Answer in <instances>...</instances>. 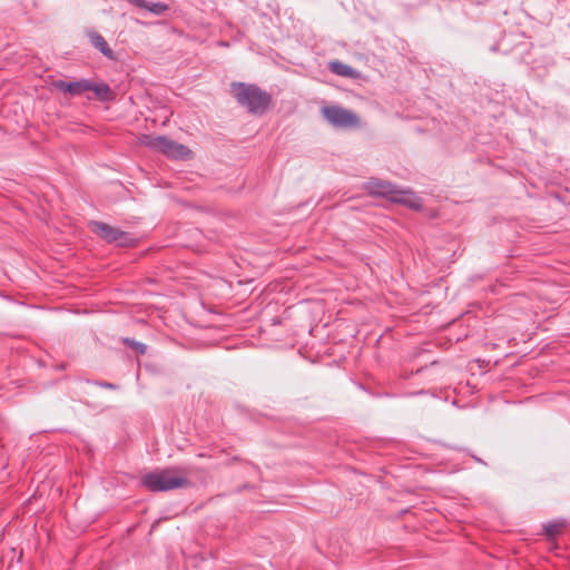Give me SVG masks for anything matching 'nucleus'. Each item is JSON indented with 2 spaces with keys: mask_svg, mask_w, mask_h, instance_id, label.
<instances>
[{
  "mask_svg": "<svg viewBox=\"0 0 570 570\" xmlns=\"http://www.w3.org/2000/svg\"><path fill=\"white\" fill-rule=\"evenodd\" d=\"M232 94L240 106L255 115L264 114L272 101L271 95L256 85L234 82Z\"/></svg>",
  "mask_w": 570,
  "mask_h": 570,
  "instance_id": "1",
  "label": "nucleus"
},
{
  "mask_svg": "<svg viewBox=\"0 0 570 570\" xmlns=\"http://www.w3.org/2000/svg\"><path fill=\"white\" fill-rule=\"evenodd\" d=\"M365 189L371 195L386 197L394 203L405 205L410 208H421L420 200L413 193L400 190L390 181L373 178L366 183Z\"/></svg>",
  "mask_w": 570,
  "mask_h": 570,
  "instance_id": "2",
  "label": "nucleus"
},
{
  "mask_svg": "<svg viewBox=\"0 0 570 570\" xmlns=\"http://www.w3.org/2000/svg\"><path fill=\"white\" fill-rule=\"evenodd\" d=\"M189 480L183 476H176L170 470H161L151 472L142 476L141 484L153 492L169 491L174 489L185 488L189 484Z\"/></svg>",
  "mask_w": 570,
  "mask_h": 570,
  "instance_id": "3",
  "label": "nucleus"
},
{
  "mask_svg": "<svg viewBox=\"0 0 570 570\" xmlns=\"http://www.w3.org/2000/svg\"><path fill=\"white\" fill-rule=\"evenodd\" d=\"M140 144L174 159H187L191 154L185 145L178 144L166 136L142 135Z\"/></svg>",
  "mask_w": 570,
  "mask_h": 570,
  "instance_id": "4",
  "label": "nucleus"
},
{
  "mask_svg": "<svg viewBox=\"0 0 570 570\" xmlns=\"http://www.w3.org/2000/svg\"><path fill=\"white\" fill-rule=\"evenodd\" d=\"M323 117L335 128H355L360 125L357 115L337 105L325 106L321 109Z\"/></svg>",
  "mask_w": 570,
  "mask_h": 570,
  "instance_id": "5",
  "label": "nucleus"
},
{
  "mask_svg": "<svg viewBox=\"0 0 570 570\" xmlns=\"http://www.w3.org/2000/svg\"><path fill=\"white\" fill-rule=\"evenodd\" d=\"M92 233L99 236L102 240L114 244L118 236H121V229L112 227L102 222H90L89 224Z\"/></svg>",
  "mask_w": 570,
  "mask_h": 570,
  "instance_id": "6",
  "label": "nucleus"
},
{
  "mask_svg": "<svg viewBox=\"0 0 570 570\" xmlns=\"http://www.w3.org/2000/svg\"><path fill=\"white\" fill-rule=\"evenodd\" d=\"M55 87L63 92H68L72 96L81 95L85 91H89L90 88V80L81 79L78 81H63V80H57L55 81Z\"/></svg>",
  "mask_w": 570,
  "mask_h": 570,
  "instance_id": "7",
  "label": "nucleus"
},
{
  "mask_svg": "<svg viewBox=\"0 0 570 570\" xmlns=\"http://www.w3.org/2000/svg\"><path fill=\"white\" fill-rule=\"evenodd\" d=\"M132 6L139 9L147 10L153 14L160 16L167 10H169V6L165 2L157 1H148V0H129Z\"/></svg>",
  "mask_w": 570,
  "mask_h": 570,
  "instance_id": "8",
  "label": "nucleus"
},
{
  "mask_svg": "<svg viewBox=\"0 0 570 570\" xmlns=\"http://www.w3.org/2000/svg\"><path fill=\"white\" fill-rule=\"evenodd\" d=\"M90 39H91L92 47L96 48L97 50H99L105 57H107L110 60L116 59L114 51L111 50V48L109 47V45L107 43L105 38H90Z\"/></svg>",
  "mask_w": 570,
  "mask_h": 570,
  "instance_id": "9",
  "label": "nucleus"
},
{
  "mask_svg": "<svg viewBox=\"0 0 570 570\" xmlns=\"http://www.w3.org/2000/svg\"><path fill=\"white\" fill-rule=\"evenodd\" d=\"M89 90L94 91L100 100H109L112 96L111 89L107 83H94L90 81Z\"/></svg>",
  "mask_w": 570,
  "mask_h": 570,
  "instance_id": "10",
  "label": "nucleus"
},
{
  "mask_svg": "<svg viewBox=\"0 0 570 570\" xmlns=\"http://www.w3.org/2000/svg\"><path fill=\"white\" fill-rule=\"evenodd\" d=\"M330 69L335 75L342 76V77H352L354 73V69L352 67H350L348 65H345L343 62H340V61L331 62Z\"/></svg>",
  "mask_w": 570,
  "mask_h": 570,
  "instance_id": "11",
  "label": "nucleus"
},
{
  "mask_svg": "<svg viewBox=\"0 0 570 570\" xmlns=\"http://www.w3.org/2000/svg\"><path fill=\"white\" fill-rule=\"evenodd\" d=\"M114 244L120 247H131L135 246L136 239L129 233L121 230V236H118Z\"/></svg>",
  "mask_w": 570,
  "mask_h": 570,
  "instance_id": "12",
  "label": "nucleus"
},
{
  "mask_svg": "<svg viewBox=\"0 0 570 570\" xmlns=\"http://www.w3.org/2000/svg\"><path fill=\"white\" fill-rule=\"evenodd\" d=\"M124 343L141 355L147 351V346L144 343L137 342L135 340L125 338Z\"/></svg>",
  "mask_w": 570,
  "mask_h": 570,
  "instance_id": "13",
  "label": "nucleus"
},
{
  "mask_svg": "<svg viewBox=\"0 0 570 570\" xmlns=\"http://www.w3.org/2000/svg\"><path fill=\"white\" fill-rule=\"evenodd\" d=\"M562 525H563V523H560V522H551V523L544 525V531H546L547 535L554 537L560 532Z\"/></svg>",
  "mask_w": 570,
  "mask_h": 570,
  "instance_id": "14",
  "label": "nucleus"
},
{
  "mask_svg": "<svg viewBox=\"0 0 570 570\" xmlns=\"http://www.w3.org/2000/svg\"><path fill=\"white\" fill-rule=\"evenodd\" d=\"M95 384L100 386V387H102V389H108V390H116L117 389V386L114 383L106 382V381L95 382Z\"/></svg>",
  "mask_w": 570,
  "mask_h": 570,
  "instance_id": "15",
  "label": "nucleus"
},
{
  "mask_svg": "<svg viewBox=\"0 0 570 570\" xmlns=\"http://www.w3.org/2000/svg\"><path fill=\"white\" fill-rule=\"evenodd\" d=\"M216 43H217V46H220V47H228L229 46V42L223 41V40H219Z\"/></svg>",
  "mask_w": 570,
  "mask_h": 570,
  "instance_id": "16",
  "label": "nucleus"
},
{
  "mask_svg": "<svg viewBox=\"0 0 570 570\" xmlns=\"http://www.w3.org/2000/svg\"><path fill=\"white\" fill-rule=\"evenodd\" d=\"M86 36H92V37H96V36H100L99 33H97L96 31H91V30H88L86 32Z\"/></svg>",
  "mask_w": 570,
  "mask_h": 570,
  "instance_id": "17",
  "label": "nucleus"
},
{
  "mask_svg": "<svg viewBox=\"0 0 570 570\" xmlns=\"http://www.w3.org/2000/svg\"><path fill=\"white\" fill-rule=\"evenodd\" d=\"M474 460H475L476 462H479V463L484 464V462H483L480 458L474 456Z\"/></svg>",
  "mask_w": 570,
  "mask_h": 570,
  "instance_id": "18",
  "label": "nucleus"
},
{
  "mask_svg": "<svg viewBox=\"0 0 570 570\" xmlns=\"http://www.w3.org/2000/svg\"><path fill=\"white\" fill-rule=\"evenodd\" d=\"M491 50H492V51H497V47H495V46H492V47H491Z\"/></svg>",
  "mask_w": 570,
  "mask_h": 570,
  "instance_id": "19",
  "label": "nucleus"
}]
</instances>
